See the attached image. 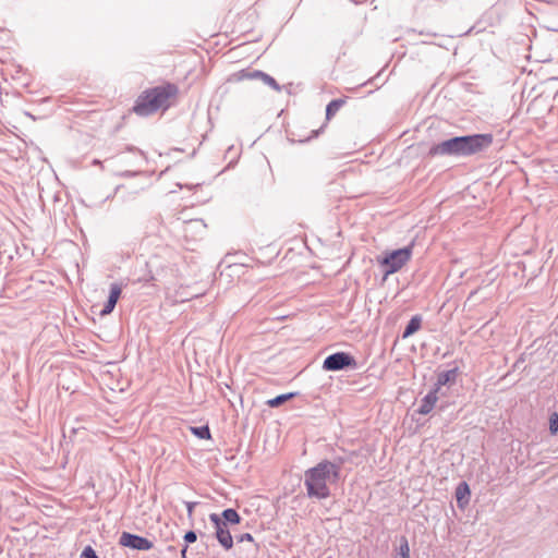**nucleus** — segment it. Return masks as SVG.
<instances>
[{"label":"nucleus","mask_w":558,"mask_h":558,"mask_svg":"<svg viewBox=\"0 0 558 558\" xmlns=\"http://www.w3.org/2000/svg\"><path fill=\"white\" fill-rule=\"evenodd\" d=\"M262 83H264L265 85L271 87L276 92H280L281 90L280 85L269 74H266V76H264V80H262Z\"/></svg>","instance_id":"nucleus-21"},{"label":"nucleus","mask_w":558,"mask_h":558,"mask_svg":"<svg viewBox=\"0 0 558 558\" xmlns=\"http://www.w3.org/2000/svg\"><path fill=\"white\" fill-rule=\"evenodd\" d=\"M129 155H130V158H128V156H121L120 157L121 161L133 167V168H137V170H125V171L119 173V175H121V177H134V175L140 174L141 173L140 169L146 161L145 154L138 148L129 147Z\"/></svg>","instance_id":"nucleus-7"},{"label":"nucleus","mask_w":558,"mask_h":558,"mask_svg":"<svg viewBox=\"0 0 558 558\" xmlns=\"http://www.w3.org/2000/svg\"><path fill=\"white\" fill-rule=\"evenodd\" d=\"M396 558H410V546L405 536H401L399 538V547L397 549Z\"/></svg>","instance_id":"nucleus-15"},{"label":"nucleus","mask_w":558,"mask_h":558,"mask_svg":"<svg viewBox=\"0 0 558 558\" xmlns=\"http://www.w3.org/2000/svg\"><path fill=\"white\" fill-rule=\"evenodd\" d=\"M191 432L201 439L210 438V429L207 425L191 427Z\"/></svg>","instance_id":"nucleus-18"},{"label":"nucleus","mask_w":558,"mask_h":558,"mask_svg":"<svg viewBox=\"0 0 558 558\" xmlns=\"http://www.w3.org/2000/svg\"><path fill=\"white\" fill-rule=\"evenodd\" d=\"M116 303L110 301V300H107L104 308L100 311V315L101 316H106V315H109L116 307Z\"/></svg>","instance_id":"nucleus-22"},{"label":"nucleus","mask_w":558,"mask_h":558,"mask_svg":"<svg viewBox=\"0 0 558 558\" xmlns=\"http://www.w3.org/2000/svg\"><path fill=\"white\" fill-rule=\"evenodd\" d=\"M81 558H99L96 554V551L93 549L92 546H86L82 554H81Z\"/></svg>","instance_id":"nucleus-23"},{"label":"nucleus","mask_w":558,"mask_h":558,"mask_svg":"<svg viewBox=\"0 0 558 558\" xmlns=\"http://www.w3.org/2000/svg\"><path fill=\"white\" fill-rule=\"evenodd\" d=\"M236 541L239 543H244V542H253L254 538H253V535L251 533H244V534H241V535L236 536Z\"/></svg>","instance_id":"nucleus-27"},{"label":"nucleus","mask_w":558,"mask_h":558,"mask_svg":"<svg viewBox=\"0 0 558 558\" xmlns=\"http://www.w3.org/2000/svg\"><path fill=\"white\" fill-rule=\"evenodd\" d=\"M119 544L124 547H129L136 550H150L154 547V543L146 537L123 532L120 536Z\"/></svg>","instance_id":"nucleus-8"},{"label":"nucleus","mask_w":558,"mask_h":558,"mask_svg":"<svg viewBox=\"0 0 558 558\" xmlns=\"http://www.w3.org/2000/svg\"><path fill=\"white\" fill-rule=\"evenodd\" d=\"M438 390L437 389H433L430 390L422 400H421V404L417 409V413L422 414V415H427L432 412V410L434 409L437 400H438Z\"/></svg>","instance_id":"nucleus-9"},{"label":"nucleus","mask_w":558,"mask_h":558,"mask_svg":"<svg viewBox=\"0 0 558 558\" xmlns=\"http://www.w3.org/2000/svg\"><path fill=\"white\" fill-rule=\"evenodd\" d=\"M220 520L225 521V524H239L242 520L241 515L233 508L225 509L220 514Z\"/></svg>","instance_id":"nucleus-12"},{"label":"nucleus","mask_w":558,"mask_h":558,"mask_svg":"<svg viewBox=\"0 0 558 558\" xmlns=\"http://www.w3.org/2000/svg\"><path fill=\"white\" fill-rule=\"evenodd\" d=\"M122 292V286L120 283L113 282L110 284V293L108 300L114 302L117 304Z\"/></svg>","instance_id":"nucleus-19"},{"label":"nucleus","mask_w":558,"mask_h":558,"mask_svg":"<svg viewBox=\"0 0 558 558\" xmlns=\"http://www.w3.org/2000/svg\"><path fill=\"white\" fill-rule=\"evenodd\" d=\"M469 495H470L469 485L465 482L460 483L456 489V497H457L458 504L460 506H462V500L464 499V497H469Z\"/></svg>","instance_id":"nucleus-17"},{"label":"nucleus","mask_w":558,"mask_h":558,"mask_svg":"<svg viewBox=\"0 0 558 558\" xmlns=\"http://www.w3.org/2000/svg\"><path fill=\"white\" fill-rule=\"evenodd\" d=\"M177 85L168 83L144 90L136 99L133 111L141 117H148L158 110H166L175 98Z\"/></svg>","instance_id":"nucleus-3"},{"label":"nucleus","mask_w":558,"mask_h":558,"mask_svg":"<svg viewBox=\"0 0 558 558\" xmlns=\"http://www.w3.org/2000/svg\"><path fill=\"white\" fill-rule=\"evenodd\" d=\"M186 551H187V545H184V547L181 550V558H186Z\"/></svg>","instance_id":"nucleus-28"},{"label":"nucleus","mask_w":558,"mask_h":558,"mask_svg":"<svg viewBox=\"0 0 558 558\" xmlns=\"http://www.w3.org/2000/svg\"><path fill=\"white\" fill-rule=\"evenodd\" d=\"M340 464L323 460L304 473V486L310 498L327 499L331 493L329 483H337L340 478Z\"/></svg>","instance_id":"nucleus-2"},{"label":"nucleus","mask_w":558,"mask_h":558,"mask_svg":"<svg viewBox=\"0 0 558 558\" xmlns=\"http://www.w3.org/2000/svg\"><path fill=\"white\" fill-rule=\"evenodd\" d=\"M184 505H185L186 510H187V517H189L190 519H192V517H193V511H194V508H195V506L197 505V502H196V501H184Z\"/></svg>","instance_id":"nucleus-26"},{"label":"nucleus","mask_w":558,"mask_h":558,"mask_svg":"<svg viewBox=\"0 0 558 558\" xmlns=\"http://www.w3.org/2000/svg\"><path fill=\"white\" fill-rule=\"evenodd\" d=\"M187 228L189 229H199V228L204 229V228H206V225H204L202 220L196 219V220L189 221Z\"/></svg>","instance_id":"nucleus-25"},{"label":"nucleus","mask_w":558,"mask_h":558,"mask_svg":"<svg viewBox=\"0 0 558 558\" xmlns=\"http://www.w3.org/2000/svg\"><path fill=\"white\" fill-rule=\"evenodd\" d=\"M421 325H422V317L420 315L413 316L410 319V322L408 323V325L403 331L402 338H408V337L412 336L413 333H415L421 328Z\"/></svg>","instance_id":"nucleus-13"},{"label":"nucleus","mask_w":558,"mask_h":558,"mask_svg":"<svg viewBox=\"0 0 558 558\" xmlns=\"http://www.w3.org/2000/svg\"><path fill=\"white\" fill-rule=\"evenodd\" d=\"M413 252V243L410 245L386 253L378 258V264L384 272V277L399 271L410 259Z\"/></svg>","instance_id":"nucleus-4"},{"label":"nucleus","mask_w":558,"mask_h":558,"mask_svg":"<svg viewBox=\"0 0 558 558\" xmlns=\"http://www.w3.org/2000/svg\"><path fill=\"white\" fill-rule=\"evenodd\" d=\"M345 100L341 98L331 100L326 107V118L328 120L331 119L340 110Z\"/></svg>","instance_id":"nucleus-14"},{"label":"nucleus","mask_w":558,"mask_h":558,"mask_svg":"<svg viewBox=\"0 0 558 558\" xmlns=\"http://www.w3.org/2000/svg\"><path fill=\"white\" fill-rule=\"evenodd\" d=\"M357 362L350 353L336 352L328 355L323 362V368L328 372H338L345 368H356Z\"/></svg>","instance_id":"nucleus-5"},{"label":"nucleus","mask_w":558,"mask_h":558,"mask_svg":"<svg viewBox=\"0 0 558 558\" xmlns=\"http://www.w3.org/2000/svg\"><path fill=\"white\" fill-rule=\"evenodd\" d=\"M492 144V134L454 136L438 144H434L428 150V156L468 157L485 150Z\"/></svg>","instance_id":"nucleus-1"},{"label":"nucleus","mask_w":558,"mask_h":558,"mask_svg":"<svg viewBox=\"0 0 558 558\" xmlns=\"http://www.w3.org/2000/svg\"><path fill=\"white\" fill-rule=\"evenodd\" d=\"M209 520L215 527V535L218 543L226 549L229 550L233 547V537L231 535L228 525L225 524L223 520H220V515L218 513H210Z\"/></svg>","instance_id":"nucleus-6"},{"label":"nucleus","mask_w":558,"mask_h":558,"mask_svg":"<svg viewBox=\"0 0 558 558\" xmlns=\"http://www.w3.org/2000/svg\"><path fill=\"white\" fill-rule=\"evenodd\" d=\"M266 74L267 73L259 71V73L256 74V75H259L257 80L262 82V80H264V76H266Z\"/></svg>","instance_id":"nucleus-29"},{"label":"nucleus","mask_w":558,"mask_h":558,"mask_svg":"<svg viewBox=\"0 0 558 558\" xmlns=\"http://www.w3.org/2000/svg\"><path fill=\"white\" fill-rule=\"evenodd\" d=\"M457 376H458V368L457 367L439 373L438 376H437V381H436V385H435V389H437L439 391V389L442 386H445V385H447V384H449L451 381H454Z\"/></svg>","instance_id":"nucleus-10"},{"label":"nucleus","mask_w":558,"mask_h":558,"mask_svg":"<svg viewBox=\"0 0 558 558\" xmlns=\"http://www.w3.org/2000/svg\"><path fill=\"white\" fill-rule=\"evenodd\" d=\"M295 396L294 392H289V393H283V395H279L270 400L267 401V404L270 407V408H277L281 404H283L286 401H288L289 399L293 398Z\"/></svg>","instance_id":"nucleus-16"},{"label":"nucleus","mask_w":558,"mask_h":558,"mask_svg":"<svg viewBox=\"0 0 558 558\" xmlns=\"http://www.w3.org/2000/svg\"><path fill=\"white\" fill-rule=\"evenodd\" d=\"M549 433L556 435L558 433V412H553L549 415Z\"/></svg>","instance_id":"nucleus-20"},{"label":"nucleus","mask_w":558,"mask_h":558,"mask_svg":"<svg viewBox=\"0 0 558 558\" xmlns=\"http://www.w3.org/2000/svg\"><path fill=\"white\" fill-rule=\"evenodd\" d=\"M183 539L185 542V545L192 544V543L196 542L197 534L194 531H187L184 534Z\"/></svg>","instance_id":"nucleus-24"},{"label":"nucleus","mask_w":558,"mask_h":558,"mask_svg":"<svg viewBox=\"0 0 558 558\" xmlns=\"http://www.w3.org/2000/svg\"><path fill=\"white\" fill-rule=\"evenodd\" d=\"M557 173H558V170H557Z\"/></svg>","instance_id":"nucleus-30"},{"label":"nucleus","mask_w":558,"mask_h":558,"mask_svg":"<svg viewBox=\"0 0 558 558\" xmlns=\"http://www.w3.org/2000/svg\"><path fill=\"white\" fill-rule=\"evenodd\" d=\"M259 73V70H241L236 73H233L230 77V82H241L244 80L254 81L257 80L259 75H256Z\"/></svg>","instance_id":"nucleus-11"}]
</instances>
